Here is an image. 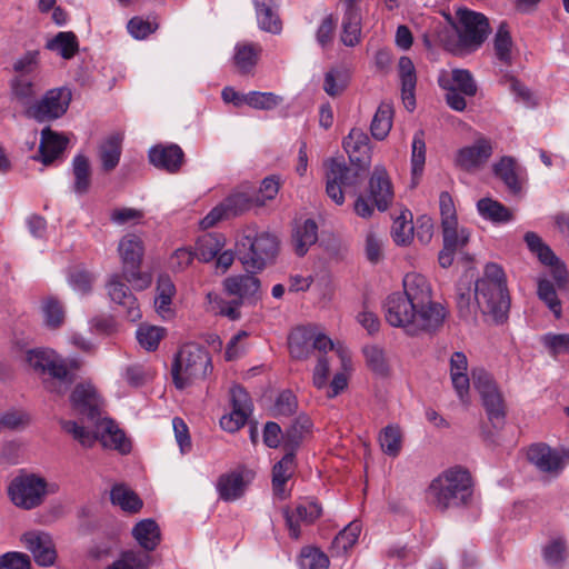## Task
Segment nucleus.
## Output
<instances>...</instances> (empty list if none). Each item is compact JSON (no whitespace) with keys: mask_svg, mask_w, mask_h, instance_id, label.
<instances>
[{"mask_svg":"<svg viewBox=\"0 0 569 569\" xmlns=\"http://www.w3.org/2000/svg\"><path fill=\"white\" fill-rule=\"evenodd\" d=\"M118 251L122 262V276L136 289L143 290L151 284L149 273L141 272L140 266L144 253L142 240L137 234H126L119 242Z\"/></svg>","mask_w":569,"mask_h":569,"instance_id":"9","label":"nucleus"},{"mask_svg":"<svg viewBox=\"0 0 569 569\" xmlns=\"http://www.w3.org/2000/svg\"><path fill=\"white\" fill-rule=\"evenodd\" d=\"M46 48L58 52L63 59H71L79 50V42L73 32L60 31L48 40Z\"/></svg>","mask_w":569,"mask_h":569,"instance_id":"41","label":"nucleus"},{"mask_svg":"<svg viewBox=\"0 0 569 569\" xmlns=\"http://www.w3.org/2000/svg\"><path fill=\"white\" fill-rule=\"evenodd\" d=\"M236 248L238 259L244 269L254 273L274 261L279 251V241L270 232L247 227L238 238Z\"/></svg>","mask_w":569,"mask_h":569,"instance_id":"5","label":"nucleus"},{"mask_svg":"<svg viewBox=\"0 0 569 569\" xmlns=\"http://www.w3.org/2000/svg\"><path fill=\"white\" fill-rule=\"evenodd\" d=\"M42 312L44 317V322L49 328L57 329L64 321L63 307L54 298H48L43 301Z\"/></svg>","mask_w":569,"mask_h":569,"instance_id":"63","label":"nucleus"},{"mask_svg":"<svg viewBox=\"0 0 569 569\" xmlns=\"http://www.w3.org/2000/svg\"><path fill=\"white\" fill-rule=\"evenodd\" d=\"M226 244V237L220 232H208L196 242V257L203 262L213 260Z\"/></svg>","mask_w":569,"mask_h":569,"instance_id":"32","label":"nucleus"},{"mask_svg":"<svg viewBox=\"0 0 569 569\" xmlns=\"http://www.w3.org/2000/svg\"><path fill=\"white\" fill-rule=\"evenodd\" d=\"M475 389L480 395L487 417L495 428H501L506 419L505 399L492 376L483 368L471 372Z\"/></svg>","mask_w":569,"mask_h":569,"instance_id":"10","label":"nucleus"},{"mask_svg":"<svg viewBox=\"0 0 569 569\" xmlns=\"http://www.w3.org/2000/svg\"><path fill=\"white\" fill-rule=\"evenodd\" d=\"M234 50V63L243 73L249 72L257 64L261 52L260 46L252 43L237 44Z\"/></svg>","mask_w":569,"mask_h":569,"instance_id":"52","label":"nucleus"},{"mask_svg":"<svg viewBox=\"0 0 569 569\" xmlns=\"http://www.w3.org/2000/svg\"><path fill=\"white\" fill-rule=\"evenodd\" d=\"M26 361L50 393L64 395L74 381V375L68 369L64 359L52 349H30L26 352Z\"/></svg>","mask_w":569,"mask_h":569,"instance_id":"4","label":"nucleus"},{"mask_svg":"<svg viewBox=\"0 0 569 569\" xmlns=\"http://www.w3.org/2000/svg\"><path fill=\"white\" fill-rule=\"evenodd\" d=\"M468 360L461 351H456L450 357V378L452 386L463 405H469L470 379L467 375Z\"/></svg>","mask_w":569,"mask_h":569,"instance_id":"28","label":"nucleus"},{"mask_svg":"<svg viewBox=\"0 0 569 569\" xmlns=\"http://www.w3.org/2000/svg\"><path fill=\"white\" fill-rule=\"evenodd\" d=\"M341 41L347 47H355L361 40V14L359 9L343 13L341 22Z\"/></svg>","mask_w":569,"mask_h":569,"instance_id":"39","label":"nucleus"},{"mask_svg":"<svg viewBox=\"0 0 569 569\" xmlns=\"http://www.w3.org/2000/svg\"><path fill=\"white\" fill-rule=\"evenodd\" d=\"M387 322L403 328L408 335L439 329L446 318V309L432 301L431 287L420 273H407L403 292L389 295L383 303Z\"/></svg>","mask_w":569,"mask_h":569,"instance_id":"1","label":"nucleus"},{"mask_svg":"<svg viewBox=\"0 0 569 569\" xmlns=\"http://www.w3.org/2000/svg\"><path fill=\"white\" fill-rule=\"evenodd\" d=\"M525 242L528 249L537 256L539 261L546 266H552L557 262V257L548 244L543 242L541 237L533 232L528 231L525 233Z\"/></svg>","mask_w":569,"mask_h":569,"instance_id":"48","label":"nucleus"},{"mask_svg":"<svg viewBox=\"0 0 569 569\" xmlns=\"http://www.w3.org/2000/svg\"><path fill=\"white\" fill-rule=\"evenodd\" d=\"M148 157L156 168L176 173L182 166L184 153L176 143L157 144L150 148Z\"/></svg>","mask_w":569,"mask_h":569,"instance_id":"22","label":"nucleus"},{"mask_svg":"<svg viewBox=\"0 0 569 569\" xmlns=\"http://www.w3.org/2000/svg\"><path fill=\"white\" fill-rule=\"evenodd\" d=\"M312 327H300L289 336L290 355L295 359H306L312 351Z\"/></svg>","mask_w":569,"mask_h":569,"instance_id":"37","label":"nucleus"},{"mask_svg":"<svg viewBox=\"0 0 569 569\" xmlns=\"http://www.w3.org/2000/svg\"><path fill=\"white\" fill-rule=\"evenodd\" d=\"M492 153V142L485 137H480L472 144L457 150L453 164L459 170L476 173L487 164Z\"/></svg>","mask_w":569,"mask_h":569,"instance_id":"14","label":"nucleus"},{"mask_svg":"<svg viewBox=\"0 0 569 569\" xmlns=\"http://www.w3.org/2000/svg\"><path fill=\"white\" fill-rule=\"evenodd\" d=\"M362 352L368 368L373 373L380 377H387L389 375L390 366L383 348L377 345L366 346Z\"/></svg>","mask_w":569,"mask_h":569,"instance_id":"46","label":"nucleus"},{"mask_svg":"<svg viewBox=\"0 0 569 569\" xmlns=\"http://www.w3.org/2000/svg\"><path fill=\"white\" fill-rule=\"evenodd\" d=\"M295 470V452L289 450L272 469V487L274 495L281 499L284 496V485L291 478Z\"/></svg>","mask_w":569,"mask_h":569,"instance_id":"34","label":"nucleus"},{"mask_svg":"<svg viewBox=\"0 0 569 569\" xmlns=\"http://www.w3.org/2000/svg\"><path fill=\"white\" fill-rule=\"evenodd\" d=\"M70 402L73 411L94 425L102 419V399L91 385L79 383L70 395Z\"/></svg>","mask_w":569,"mask_h":569,"instance_id":"15","label":"nucleus"},{"mask_svg":"<svg viewBox=\"0 0 569 569\" xmlns=\"http://www.w3.org/2000/svg\"><path fill=\"white\" fill-rule=\"evenodd\" d=\"M253 473L244 468H239L219 476L216 490L221 500L231 502L243 497Z\"/></svg>","mask_w":569,"mask_h":569,"instance_id":"17","label":"nucleus"},{"mask_svg":"<svg viewBox=\"0 0 569 569\" xmlns=\"http://www.w3.org/2000/svg\"><path fill=\"white\" fill-rule=\"evenodd\" d=\"M107 290L110 299L117 303L120 312L131 322H136L141 318V311L134 295L121 281V277L114 273L107 282Z\"/></svg>","mask_w":569,"mask_h":569,"instance_id":"18","label":"nucleus"},{"mask_svg":"<svg viewBox=\"0 0 569 569\" xmlns=\"http://www.w3.org/2000/svg\"><path fill=\"white\" fill-rule=\"evenodd\" d=\"M538 297L548 306L556 319H560L562 315L561 302L558 299L555 286L549 280H540L538 282Z\"/></svg>","mask_w":569,"mask_h":569,"instance_id":"60","label":"nucleus"},{"mask_svg":"<svg viewBox=\"0 0 569 569\" xmlns=\"http://www.w3.org/2000/svg\"><path fill=\"white\" fill-rule=\"evenodd\" d=\"M459 27L458 46L455 53L462 54L476 51L481 47L489 34V22L485 14L459 8L456 12Z\"/></svg>","mask_w":569,"mask_h":569,"instance_id":"8","label":"nucleus"},{"mask_svg":"<svg viewBox=\"0 0 569 569\" xmlns=\"http://www.w3.org/2000/svg\"><path fill=\"white\" fill-rule=\"evenodd\" d=\"M496 178L502 181L511 194H519L525 182V169L511 156H503L492 164Z\"/></svg>","mask_w":569,"mask_h":569,"instance_id":"21","label":"nucleus"},{"mask_svg":"<svg viewBox=\"0 0 569 569\" xmlns=\"http://www.w3.org/2000/svg\"><path fill=\"white\" fill-rule=\"evenodd\" d=\"M21 541L40 567H51L57 560V550L52 536L40 530L28 531Z\"/></svg>","mask_w":569,"mask_h":569,"instance_id":"16","label":"nucleus"},{"mask_svg":"<svg viewBox=\"0 0 569 569\" xmlns=\"http://www.w3.org/2000/svg\"><path fill=\"white\" fill-rule=\"evenodd\" d=\"M71 98V90L66 87L50 89L41 99L30 104L26 113L40 123L53 121L67 112Z\"/></svg>","mask_w":569,"mask_h":569,"instance_id":"12","label":"nucleus"},{"mask_svg":"<svg viewBox=\"0 0 569 569\" xmlns=\"http://www.w3.org/2000/svg\"><path fill=\"white\" fill-rule=\"evenodd\" d=\"M282 101L283 98L273 92L250 91L244 98L246 104L257 110H272Z\"/></svg>","mask_w":569,"mask_h":569,"instance_id":"57","label":"nucleus"},{"mask_svg":"<svg viewBox=\"0 0 569 569\" xmlns=\"http://www.w3.org/2000/svg\"><path fill=\"white\" fill-rule=\"evenodd\" d=\"M132 536L146 551H153L161 540L159 526L152 519L139 521L132 529Z\"/></svg>","mask_w":569,"mask_h":569,"instance_id":"31","label":"nucleus"},{"mask_svg":"<svg viewBox=\"0 0 569 569\" xmlns=\"http://www.w3.org/2000/svg\"><path fill=\"white\" fill-rule=\"evenodd\" d=\"M543 561L552 568L561 569L568 558V545L563 537H556L542 547Z\"/></svg>","mask_w":569,"mask_h":569,"instance_id":"40","label":"nucleus"},{"mask_svg":"<svg viewBox=\"0 0 569 569\" xmlns=\"http://www.w3.org/2000/svg\"><path fill=\"white\" fill-rule=\"evenodd\" d=\"M479 214L493 223H506L513 219L509 208L491 198H482L477 202Z\"/></svg>","mask_w":569,"mask_h":569,"instance_id":"35","label":"nucleus"},{"mask_svg":"<svg viewBox=\"0 0 569 569\" xmlns=\"http://www.w3.org/2000/svg\"><path fill=\"white\" fill-rule=\"evenodd\" d=\"M449 79L456 90L465 96L473 97L477 93L478 87L469 70L453 69Z\"/></svg>","mask_w":569,"mask_h":569,"instance_id":"62","label":"nucleus"},{"mask_svg":"<svg viewBox=\"0 0 569 569\" xmlns=\"http://www.w3.org/2000/svg\"><path fill=\"white\" fill-rule=\"evenodd\" d=\"M399 77L401 81L402 102L408 111L416 108L415 90L417 84L416 69L409 57H401L398 62Z\"/></svg>","mask_w":569,"mask_h":569,"instance_id":"30","label":"nucleus"},{"mask_svg":"<svg viewBox=\"0 0 569 569\" xmlns=\"http://www.w3.org/2000/svg\"><path fill=\"white\" fill-rule=\"evenodd\" d=\"M68 142L64 136L47 127L41 131L39 152L33 159L49 166L62 156Z\"/></svg>","mask_w":569,"mask_h":569,"instance_id":"25","label":"nucleus"},{"mask_svg":"<svg viewBox=\"0 0 569 569\" xmlns=\"http://www.w3.org/2000/svg\"><path fill=\"white\" fill-rule=\"evenodd\" d=\"M12 97L23 106H30L37 94L34 77L13 76L10 80Z\"/></svg>","mask_w":569,"mask_h":569,"instance_id":"43","label":"nucleus"},{"mask_svg":"<svg viewBox=\"0 0 569 569\" xmlns=\"http://www.w3.org/2000/svg\"><path fill=\"white\" fill-rule=\"evenodd\" d=\"M59 486L49 483L38 473L21 470L8 485L10 501L22 510L40 507L49 495L58 492Z\"/></svg>","mask_w":569,"mask_h":569,"instance_id":"7","label":"nucleus"},{"mask_svg":"<svg viewBox=\"0 0 569 569\" xmlns=\"http://www.w3.org/2000/svg\"><path fill=\"white\" fill-rule=\"evenodd\" d=\"M259 28L262 31L279 34L282 21L279 16L280 0H252Z\"/></svg>","mask_w":569,"mask_h":569,"instance_id":"27","label":"nucleus"},{"mask_svg":"<svg viewBox=\"0 0 569 569\" xmlns=\"http://www.w3.org/2000/svg\"><path fill=\"white\" fill-rule=\"evenodd\" d=\"M164 336V329L157 326H140L137 330L139 345L147 351H154Z\"/></svg>","mask_w":569,"mask_h":569,"instance_id":"61","label":"nucleus"},{"mask_svg":"<svg viewBox=\"0 0 569 569\" xmlns=\"http://www.w3.org/2000/svg\"><path fill=\"white\" fill-rule=\"evenodd\" d=\"M393 108L391 103L382 102L371 121L370 131L375 139L383 140L392 127Z\"/></svg>","mask_w":569,"mask_h":569,"instance_id":"42","label":"nucleus"},{"mask_svg":"<svg viewBox=\"0 0 569 569\" xmlns=\"http://www.w3.org/2000/svg\"><path fill=\"white\" fill-rule=\"evenodd\" d=\"M98 440L109 449L118 450L126 455L131 450V443L118 425L109 418H102L97 423Z\"/></svg>","mask_w":569,"mask_h":569,"instance_id":"26","label":"nucleus"},{"mask_svg":"<svg viewBox=\"0 0 569 569\" xmlns=\"http://www.w3.org/2000/svg\"><path fill=\"white\" fill-rule=\"evenodd\" d=\"M342 146L352 163L359 168L369 163L371 158L370 140L362 129H351L343 139Z\"/></svg>","mask_w":569,"mask_h":569,"instance_id":"24","label":"nucleus"},{"mask_svg":"<svg viewBox=\"0 0 569 569\" xmlns=\"http://www.w3.org/2000/svg\"><path fill=\"white\" fill-rule=\"evenodd\" d=\"M426 162L425 131L418 130L413 134L411 143V167L415 177L421 176Z\"/></svg>","mask_w":569,"mask_h":569,"instance_id":"58","label":"nucleus"},{"mask_svg":"<svg viewBox=\"0 0 569 569\" xmlns=\"http://www.w3.org/2000/svg\"><path fill=\"white\" fill-rule=\"evenodd\" d=\"M379 442L386 455L397 457L402 447V433L399 426L389 425L385 427L380 432Z\"/></svg>","mask_w":569,"mask_h":569,"instance_id":"51","label":"nucleus"},{"mask_svg":"<svg viewBox=\"0 0 569 569\" xmlns=\"http://www.w3.org/2000/svg\"><path fill=\"white\" fill-rule=\"evenodd\" d=\"M512 38L510 36L508 26L506 23H501L495 34L493 39V49L497 59L507 66L511 64L512 57Z\"/></svg>","mask_w":569,"mask_h":569,"instance_id":"47","label":"nucleus"},{"mask_svg":"<svg viewBox=\"0 0 569 569\" xmlns=\"http://www.w3.org/2000/svg\"><path fill=\"white\" fill-rule=\"evenodd\" d=\"M176 293V287L169 277L161 276L157 283V296L154 298V307L157 312L163 318H171L173 312L171 310L172 297Z\"/></svg>","mask_w":569,"mask_h":569,"instance_id":"38","label":"nucleus"},{"mask_svg":"<svg viewBox=\"0 0 569 569\" xmlns=\"http://www.w3.org/2000/svg\"><path fill=\"white\" fill-rule=\"evenodd\" d=\"M149 552L146 550H127L121 552L119 561L127 569H148L152 561Z\"/></svg>","mask_w":569,"mask_h":569,"instance_id":"64","label":"nucleus"},{"mask_svg":"<svg viewBox=\"0 0 569 569\" xmlns=\"http://www.w3.org/2000/svg\"><path fill=\"white\" fill-rule=\"evenodd\" d=\"M527 456L541 472L558 473L562 469V458L559 452L545 443L530 446Z\"/></svg>","mask_w":569,"mask_h":569,"instance_id":"29","label":"nucleus"},{"mask_svg":"<svg viewBox=\"0 0 569 569\" xmlns=\"http://www.w3.org/2000/svg\"><path fill=\"white\" fill-rule=\"evenodd\" d=\"M360 181V168H352L343 160L330 159L326 169V193L337 204L345 203V190L356 188Z\"/></svg>","mask_w":569,"mask_h":569,"instance_id":"11","label":"nucleus"},{"mask_svg":"<svg viewBox=\"0 0 569 569\" xmlns=\"http://www.w3.org/2000/svg\"><path fill=\"white\" fill-rule=\"evenodd\" d=\"M74 176L73 190L78 194L87 193L90 187V163L87 157L78 154L72 161Z\"/></svg>","mask_w":569,"mask_h":569,"instance_id":"49","label":"nucleus"},{"mask_svg":"<svg viewBox=\"0 0 569 569\" xmlns=\"http://www.w3.org/2000/svg\"><path fill=\"white\" fill-rule=\"evenodd\" d=\"M457 224L442 226L443 247L455 251L462 249L470 238L469 230L466 228L457 229Z\"/></svg>","mask_w":569,"mask_h":569,"instance_id":"56","label":"nucleus"},{"mask_svg":"<svg viewBox=\"0 0 569 569\" xmlns=\"http://www.w3.org/2000/svg\"><path fill=\"white\" fill-rule=\"evenodd\" d=\"M40 67V51L28 50L18 57L13 64L12 70L14 76L34 77V73Z\"/></svg>","mask_w":569,"mask_h":569,"instance_id":"55","label":"nucleus"},{"mask_svg":"<svg viewBox=\"0 0 569 569\" xmlns=\"http://www.w3.org/2000/svg\"><path fill=\"white\" fill-rule=\"evenodd\" d=\"M427 492L430 503L441 512L465 507L472 497L471 476L461 468H450L431 481Z\"/></svg>","mask_w":569,"mask_h":569,"instance_id":"3","label":"nucleus"},{"mask_svg":"<svg viewBox=\"0 0 569 569\" xmlns=\"http://www.w3.org/2000/svg\"><path fill=\"white\" fill-rule=\"evenodd\" d=\"M322 516V507L316 500H306L296 507L295 511L289 508L283 509V517L286 526L289 530V536L298 540L300 538V522L313 523Z\"/></svg>","mask_w":569,"mask_h":569,"instance_id":"20","label":"nucleus"},{"mask_svg":"<svg viewBox=\"0 0 569 569\" xmlns=\"http://www.w3.org/2000/svg\"><path fill=\"white\" fill-rule=\"evenodd\" d=\"M368 196L379 211H386L393 201V187L385 167L376 166L369 178Z\"/></svg>","mask_w":569,"mask_h":569,"instance_id":"19","label":"nucleus"},{"mask_svg":"<svg viewBox=\"0 0 569 569\" xmlns=\"http://www.w3.org/2000/svg\"><path fill=\"white\" fill-rule=\"evenodd\" d=\"M254 198L246 192H233L213 207L200 221L202 229H209L222 220L240 216L254 203Z\"/></svg>","mask_w":569,"mask_h":569,"instance_id":"13","label":"nucleus"},{"mask_svg":"<svg viewBox=\"0 0 569 569\" xmlns=\"http://www.w3.org/2000/svg\"><path fill=\"white\" fill-rule=\"evenodd\" d=\"M211 372V356L203 346L186 343L174 356L171 375L176 388L180 390L206 380Z\"/></svg>","mask_w":569,"mask_h":569,"instance_id":"6","label":"nucleus"},{"mask_svg":"<svg viewBox=\"0 0 569 569\" xmlns=\"http://www.w3.org/2000/svg\"><path fill=\"white\" fill-rule=\"evenodd\" d=\"M111 502L128 512H138L142 508V500L124 485H116L110 492Z\"/></svg>","mask_w":569,"mask_h":569,"instance_id":"45","label":"nucleus"},{"mask_svg":"<svg viewBox=\"0 0 569 569\" xmlns=\"http://www.w3.org/2000/svg\"><path fill=\"white\" fill-rule=\"evenodd\" d=\"M361 532V525L352 521L341 530L332 541V548L337 551L347 552L357 541Z\"/></svg>","mask_w":569,"mask_h":569,"instance_id":"59","label":"nucleus"},{"mask_svg":"<svg viewBox=\"0 0 569 569\" xmlns=\"http://www.w3.org/2000/svg\"><path fill=\"white\" fill-rule=\"evenodd\" d=\"M318 240V226L315 220L307 219L301 226H298L292 234L295 252L298 256H305L308 249Z\"/></svg>","mask_w":569,"mask_h":569,"instance_id":"36","label":"nucleus"},{"mask_svg":"<svg viewBox=\"0 0 569 569\" xmlns=\"http://www.w3.org/2000/svg\"><path fill=\"white\" fill-rule=\"evenodd\" d=\"M298 562L300 569H328L330 563L328 556L316 547L302 548Z\"/></svg>","mask_w":569,"mask_h":569,"instance_id":"54","label":"nucleus"},{"mask_svg":"<svg viewBox=\"0 0 569 569\" xmlns=\"http://www.w3.org/2000/svg\"><path fill=\"white\" fill-rule=\"evenodd\" d=\"M223 288L241 301L256 302L260 298V280L252 273L228 277L223 280Z\"/></svg>","mask_w":569,"mask_h":569,"instance_id":"23","label":"nucleus"},{"mask_svg":"<svg viewBox=\"0 0 569 569\" xmlns=\"http://www.w3.org/2000/svg\"><path fill=\"white\" fill-rule=\"evenodd\" d=\"M475 300L478 309L485 316H490L496 322L507 317L510 308V297L503 269L489 262L485 266L483 274L475 282Z\"/></svg>","mask_w":569,"mask_h":569,"instance_id":"2","label":"nucleus"},{"mask_svg":"<svg viewBox=\"0 0 569 569\" xmlns=\"http://www.w3.org/2000/svg\"><path fill=\"white\" fill-rule=\"evenodd\" d=\"M413 224L411 212H402L393 220L391 236L397 244L406 246L413 238Z\"/></svg>","mask_w":569,"mask_h":569,"instance_id":"53","label":"nucleus"},{"mask_svg":"<svg viewBox=\"0 0 569 569\" xmlns=\"http://www.w3.org/2000/svg\"><path fill=\"white\" fill-rule=\"evenodd\" d=\"M311 428L312 422L308 416H298L283 435L284 446L295 452V449L299 447L302 439L311 431Z\"/></svg>","mask_w":569,"mask_h":569,"instance_id":"44","label":"nucleus"},{"mask_svg":"<svg viewBox=\"0 0 569 569\" xmlns=\"http://www.w3.org/2000/svg\"><path fill=\"white\" fill-rule=\"evenodd\" d=\"M60 425L63 431L71 435L74 440L86 448H91L98 440L97 425H93V431L73 420H61Z\"/></svg>","mask_w":569,"mask_h":569,"instance_id":"50","label":"nucleus"},{"mask_svg":"<svg viewBox=\"0 0 569 569\" xmlns=\"http://www.w3.org/2000/svg\"><path fill=\"white\" fill-rule=\"evenodd\" d=\"M121 151L122 136L120 133H113L101 142L99 147V157L104 171H111L118 166Z\"/></svg>","mask_w":569,"mask_h":569,"instance_id":"33","label":"nucleus"}]
</instances>
